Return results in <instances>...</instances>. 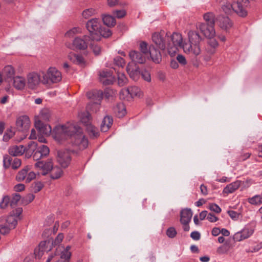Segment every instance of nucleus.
Segmentation results:
<instances>
[{"label":"nucleus","instance_id":"nucleus-54","mask_svg":"<svg viewBox=\"0 0 262 262\" xmlns=\"http://www.w3.org/2000/svg\"><path fill=\"white\" fill-rule=\"evenodd\" d=\"M111 76H112V73L107 70H103L99 72L100 81L102 80V79L107 78Z\"/></svg>","mask_w":262,"mask_h":262},{"label":"nucleus","instance_id":"nucleus-32","mask_svg":"<svg viewBox=\"0 0 262 262\" xmlns=\"http://www.w3.org/2000/svg\"><path fill=\"white\" fill-rule=\"evenodd\" d=\"M68 58L70 60L77 64H82L84 62V58L81 55L70 53Z\"/></svg>","mask_w":262,"mask_h":262},{"label":"nucleus","instance_id":"nucleus-40","mask_svg":"<svg viewBox=\"0 0 262 262\" xmlns=\"http://www.w3.org/2000/svg\"><path fill=\"white\" fill-rule=\"evenodd\" d=\"M37 150L40 152V154L41 155V156L43 158L47 157L50 152V149L49 147L46 145H42L40 146H39L37 149Z\"/></svg>","mask_w":262,"mask_h":262},{"label":"nucleus","instance_id":"nucleus-8","mask_svg":"<svg viewBox=\"0 0 262 262\" xmlns=\"http://www.w3.org/2000/svg\"><path fill=\"white\" fill-rule=\"evenodd\" d=\"M169 38L167 34H164V32H155L152 35V44L159 51H164L166 48V40Z\"/></svg>","mask_w":262,"mask_h":262},{"label":"nucleus","instance_id":"nucleus-23","mask_svg":"<svg viewBox=\"0 0 262 262\" xmlns=\"http://www.w3.org/2000/svg\"><path fill=\"white\" fill-rule=\"evenodd\" d=\"M253 233L252 230L249 229H244L241 232H236L234 236L233 239L236 241H241L244 239L249 237Z\"/></svg>","mask_w":262,"mask_h":262},{"label":"nucleus","instance_id":"nucleus-38","mask_svg":"<svg viewBox=\"0 0 262 262\" xmlns=\"http://www.w3.org/2000/svg\"><path fill=\"white\" fill-rule=\"evenodd\" d=\"M102 21L105 25L108 27H114L116 24V21L115 17H102Z\"/></svg>","mask_w":262,"mask_h":262},{"label":"nucleus","instance_id":"nucleus-57","mask_svg":"<svg viewBox=\"0 0 262 262\" xmlns=\"http://www.w3.org/2000/svg\"><path fill=\"white\" fill-rule=\"evenodd\" d=\"M9 203L10 204L9 196H4L2 201L0 202V208L1 209H5L8 206Z\"/></svg>","mask_w":262,"mask_h":262},{"label":"nucleus","instance_id":"nucleus-10","mask_svg":"<svg viewBox=\"0 0 262 262\" xmlns=\"http://www.w3.org/2000/svg\"><path fill=\"white\" fill-rule=\"evenodd\" d=\"M90 40H92L91 37L89 35L76 37L73 41L72 47L70 48L73 50H84L87 48Z\"/></svg>","mask_w":262,"mask_h":262},{"label":"nucleus","instance_id":"nucleus-14","mask_svg":"<svg viewBox=\"0 0 262 262\" xmlns=\"http://www.w3.org/2000/svg\"><path fill=\"white\" fill-rule=\"evenodd\" d=\"M28 85L32 89H34L40 82H41L42 74H38L37 73H31L28 74Z\"/></svg>","mask_w":262,"mask_h":262},{"label":"nucleus","instance_id":"nucleus-63","mask_svg":"<svg viewBox=\"0 0 262 262\" xmlns=\"http://www.w3.org/2000/svg\"><path fill=\"white\" fill-rule=\"evenodd\" d=\"M209 208L212 211H214L217 213H219L221 212V208L216 204H210L209 205Z\"/></svg>","mask_w":262,"mask_h":262},{"label":"nucleus","instance_id":"nucleus-50","mask_svg":"<svg viewBox=\"0 0 262 262\" xmlns=\"http://www.w3.org/2000/svg\"><path fill=\"white\" fill-rule=\"evenodd\" d=\"M43 187V184L41 182H37L32 185V191L37 193L40 191Z\"/></svg>","mask_w":262,"mask_h":262},{"label":"nucleus","instance_id":"nucleus-42","mask_svg":"<svg viewBox=\"0 0 262 262\" xmlns=\"http://www.w3.org/2000/svg\"><path fill=\"white\" fill-rule=\"evenodd\" d=\"M86 130L91 137L95 138L99 135V132L97 128L92 125H89L88 127H86Z\"/></svg>","mask_w":262,"mask_h":262},{"label":"nucleus","instance_id":"nucleus-53","mask_svg":"<svg viewBox=\"0 0 262 262\" xmlns=\"http://www.w3.org/2000/svg\"><path fill=\"white\" fill-rule=\"evenodd\" d=\"M11 229H13V228H11L7 224L0 225V233L3 235L9 233Z\"/></svg>","mask_w":262,"mask_h":262},{"label":"nucleus","instance_id":"nucleus-20","mask_svg":"<svg viewBox=\"0 0 262 262\" xmlns=\"http://www.w3.org/2000/svg\"><path fill=\"white\" fill-rule=\"evenodd\" d=\"M192 216V212L190 209L186 208L183 209L180 213L181 223H189Z\"/></svg>","mask_w":262,"mask_h":262},{"label":"nucleus","instance_id":"nucleus-5","mask_svg":"<svg viewBox=\"0 0 262 262\" xmlns=\"http://www.w3.org/2000/svg\"><path fill=\"white\" fill-rule=\"evenodd\" d=\"M61 80V74L55 68H50L47 73H42L41 83L50 85L59 82Z\"/></svg>","mask_w":262,"mask_h":262},{"label":"nucleus","instance_id":"nucleus-9","mask_svg":"<svg viewBox=\"0 0 262 262\" xmlns=\"http://www.w3.org/2000/svg\"><path fill=\"white\" fill-rule=\"evenodd\" d=\"M170 39L172 41V43L168 42L167 45V48L169 54L171 52H176L178 50V47H180L182 48L183 45L182 35L178 33H173L171 35Z\"/></svg>","mask_w":262,"mask_h":262},{"label":"nucleus","instance_id":"nucleus-55","mask_svg":"<svg viewBox=\"0 0 262 262\" xmlns=\"http://www.w3.org/2000/svg\"><path fill=\"white\" fill-rule=\"evenodd\" d=\"M166 233L168 237L173 238L176 236L177 232L174 227H171L167 229Z\"/></svg>","mask_w":262,"mask_h":262},{"label":"nucleus","instance_id":"nucleus-19","mask_svg":"<svg viewBox=\"0 0 262 262\" xmlns=\"http://www.w3.org/2000/svg\"><path fill=\"white\" fill-rule=\"evenodd\" d=\"M14 74V70L11 66H7L3 69V76L5 80L9 83L12 81V79L15 77Z\"/></svg>","mask_w":262,"mask_h":262},{"label":"nucleus","instance_id":"nucleus-41","mask_svg":"<svg viewBox=\"0 0 262 262\" xmlns=\"http://www.w3.org/2000/svg\"><path fill=\"white\" fill-rule=\"evenodd\" d=\"M115 95V92L111 89H106L103 92V96H104L105 99L110 100L113 98Z\"/></svg>","mask_w":262,"mask_h":262},{"label":"nucleus","instance_id":"nucleus-15","mask_svg":"<svg viewBox=\"0 0 262 262\" xmlns=\"http://www.w3.org/2000/svg\"><path fill=\"white\" fill-rule=\"evenodd\" d=\"M35 126L40 135L49 136L52 132L51 126L43 123L41 120L36 121Z\"/></svg>","mask_w":262,"mask_h":262},{"label":"nucleus","instance_id":"nucleus-7","mask_svg":"<svg viewBox=\"0 0 262 262\" xmlns=\"http://www.w3.org/2000/svg\"><path fill=\"white\" fill-rule=\"evenodd\" d=\"M101 20L99 18L95 17L89 20L86 25V27L90 32V36L92 41H99L100 37L98 34V31L101 29Z\"/></svg>","mask_w":262,"mask_h":262},{"label":"nucleus","instance_id":"nucleus-44","mask_svg":"<svg viewBox=\"0 0 262 262\" xmlns=\"http://www.w3.org/2000/svg\"><path fill=\"white\" fill-rule=\"evenodd\" d=\"M128 90L130 93V97L133 98L135 96H140V90L136 86L128 87Z\"/></svg>","mask_w":262,"mask_h":262},{"label":"nucleus","instance_id":"nucleus-16","mask_svg":"<svg viewBox=\"0 0 262 262\" xmlns=\"http://www.w3.org/2000/svg\"><path fill=\"white\" fill-rule=\"evenodd\" d=\"M86 96L93 101L92 103H101L103 98V92L101 90H94L88 92Z\"/></svg>","mask_w":262,"mask_h":262},{"label":"nucleus","instance_id":"nucleus-36","mask_svg":"<svg viewBox=\"0 0 262 262\" xmlns=\"http://www.w3.org/2000/svg\"><path fill=\"white\" fill-rule=\"evenodd\" d=\"M98 33L100 37L101 36L104 38L109 37L112 34V31L110 29L102 28V27H101V29H99Z\"/></svg>","mask_w":262,"mask_h":262},{"label":"nucleus","instance_id":"nucleus-12","mask_svg":"<svg viewBox=\"0 0 262 262\" xmlns=\"http://www.w3.org/2000/svg\"><path fill=\"white\" fill-rule=\"evenodd\" d=\"M16 125L18 130L26 132H27L30 126V121L26 116H23L19 117L16 122Z\"/></svg>","mask_w":262,"mask_h":262},{"label":"nucleus","instance_id":"nucleus-17","mask_svg":"<svg viewBox=\"0 0 262 262\" xmlns=\"http://www.w3.org/2000/svg\"><path fill=\"white\" fill-rule=\"evenodd\" d=\"M35 166L42 170V174L45 176L49 171H51L53 167V164L51 160H47L46 162L38 161L35 164Z\"/></svg>","mask_w":262,"mask_h":262},{"label":"nucleus","instance_id":"nucleus-2","mask_svg":"<svg viewBox=\"0 0 262 262\" xmlns=\"http://www.w3.org/2000/svg\"><path fill=\"white\" fill-rule=\"evenodd\" d=\"M189 41L182 45L184 52L188 54L196 57L201 52L200 43L202 40L199 34L194 31L188 33Z\"/></svg>","mask_w":262,"mask_h":262},{"label":"nucleus","instance_id":"nucleus-64","mask_svg":"<svg viewBox=\"0 0 262 262\" xmlns=\"http://www.w3.org/2000/svg\"><path fill=\"white\" fill-rule=\"evenodd\" d=\"M21 165V160L18 158H14L12 163V167L14 169H17Z\"/></svg>","mask_w":262,"mask_h":262},{"label":"nucleus","instance_id":"nucleus-22","mask_svg":"<svg viewBox=\"0 0 262 262\" xmlns=\"http://www.w3.org/2000/svg\"><path fill=\"white\" fill-rule=\"evenodd\" d=\"M208 47L206 48V51L209 54H213L216 52V49L219 46V43L217 40L213 37L208 38Z\"/></svg>","mask_w":262,"mask_h":262},{"label":"nucleus","instance_id":"nucleus-52","mask_svg":"<svg viewBox=\"0 0 262 262\" xmlns=\"http://www.w3.org/2000/svg\"><path fill=\"white\" fill-rule=\"evenodd\" d=\"M21 199L20 194L15 193L13 195L11 200H10V206L11 207H14L17 204L18 202Z\"/></svg>","mask_w":262,"mask_h":262},{"label":"nucleus","instance_id":"nucleus-6","mask_svg":"<svg viewBox=\"0 0 262 262\" xmlns=\"http://www.w3.org/2000/svg\"><path fill=\"white\" fill-rule=\"evenodd\" d=\"M206 24L199 23L197 24L198 27L205 37L209 38L213 37L215 34L214 28L215 17H205Z\"/></svg>","mask_w":262,"mask_h":262},{"label":"nucleus","instance_id":"nucleus-37","mask_svg":"<svg viewBox=\"0 0 262 262\" xmlns=\"http://www.w3.org/2000/svg\"><path fill=\"white\" fill-rule=\"evenodd\" d=\"M51 117L50 111L47 108L42 110L40 113V118L42 120L48 121Z\"/></svg>","mask_w":262,"mask_h":262},{"label":"nucleus","instance_id":"nucleus-58","mask_svg":"<svg viewBox=\"0 0 262 262\" xmlns=\"http://www.w3.org/2000/svg\"><path fill=\"white\" fill-rule=\"evenodd\" d=\"M96 10L93 8H90L84 10L82 12V16H92V15H96Z\"/></svg>","mask_w":262,"mask_h":262},{"label":"nucleus","instance_id":"nucleus-34","mask_svg":"<svg viewBox=\"0 0 262 262\" xmlns=\"http://www.w3.org/2000/svg\"><path fill=\"white\" fill-rule=\"evenodd\" d=\"M236 8L234 4L231 5L230 3H226L225 5H223L222 9L223 11L227 15H231L232 12H234V8Z\"/></svg>","mask_w":262,"mask_h":262},{"label":"nucleus","instance_id":"nucleus-60","mask_svg":"<svg viewBox=\"0 0 262 262\" xmlns=\"http://www.w3.org/2000/svg\"><path fill=\"white\" fill-rule=\"evenodd\" d=\"M140 75H141L142 78L147 81L150 82L151 81V76L149 72L146 70L143 71L141 73Z\"/></svg>","mask_w":262,"mask_h":262},{"label":"nucleus","instance_id":"nucleus-30","mask_svg":"<svg viewBox=\"0 0 262 262\" xmlns=\"http://www.w3.org/2000/svg\"><path fill=\"white\" fill-rule=\"evenodd\" d=\"M29 148L31 149V150H33L34 154L33 155V158L35 161H38L41 158H43L40 154L39 151H38L37 149L36 150L37 143L35 142H31L30 144H29Z\"/></svg>","mask_w":262,"mask_h":262},{"label":"nucleus","instance_id":"nucleus-13","mask_svg":"<svg viewBox=\"0 0 262 262\" xmlns=\"http://www.w3.org/2000/svg\"><path fill=\"white\" fill-rule=\"evenodd\" d=\"M126 71L130 78L134 81L138 80L140 76V71L139 68L135 63L129 62L126 67Z\"/></svg>","mask_w":262,"mask_h":262},{"label":"nucleus","instance_id":"nucleus-24","mask_svg":"<svg viewBox=\"0 0 262 262\" xmlns=\"http://www.w3.org/2000/svg\"><path fill=\"white\" fill-rule=\"evenodd\" d=\"M8 151L11 156L16 157L22 155L25 152V148L23 145H15L9 147Z\"/></svg>","mask_w":262,"mask_h":262},{"label":"nucleus","instance_id":"nucleus-28","mask_svg":"<svg viewBox=\"0 0 262 262\" xmlns=\"http://www.w3.org/2000/svg\"><path fill=\"white\" fill-rule=\"evenodd\" d=\"M114 111L119 118L123 117L126 114L125 107L123 103H118L114 107Z\"/></svg>","mask_w":262,"mask_h":262},{"label":"nucleus","instance_id":"nucleus-61","mask_svg":"<svg viewBox=\"0 0 262 262\" xmlns=\"http://www.w3.org/2000/svg\"><path fill=\"white\" fill-rule=\"evenodd\" d=\"M114 81L115 78L113 76L107 78L102 79V80H100L101 82L105 85L112 84L114 83Z\"/></svg>","mask_w":262,"mask_h":262},{"label":"nucleus","instance_id":"nucleus-62","mask_svg":"<svg viewBox=\"0 0 262 262\" xmlns=\"http://www.w3.org/2000/svg\"><path fill=\"white\" fill-rule=\"evenodd\" d=\"M228 214L230 216V217L233 220L236 221L238 220L240 213L233 211V210H229L227 212Z\"/></svg>","mask_w":262,"mask_h":262},{"label":"nucleus","instance_id":"nucleus-43","mask_svg":"<svg viewBox=\"0 0 262 262\" xmlns=\"http://www.w3.org/2000/svg\"><path fill=\"white\" fill-rule=\"evenodd\" d=\"M127 82V78L124 73L118 74V84L120 86H123Z\"/></svg>","mask_w":262,"mask_h":262},{"label":"nucleus","instance_id":"nucleus-48","mask_svg":"<svg viewBox=\"0 0 262 262\" xmlns=\"http://www.w3.org/2000/svg\"><path fill=\"white\" fill-rule=\"evenodd\" d=\"M101 103H90L86 107L87 111H90L91 112L97 113L100 109V106Z\"/></svg>","mask_w":262,"mask_h":262},{"label":"nucleus","instance_id":"nucleus-35","mask_svg":"<svg viewBox=\"0 0 262 262\" xmlns=\"http://www.w3.org/2000/svg\"><path fill=\"white\" fill-rule=\"evenodd\" d=\"M6 224H7L11 228L14 229L17 224V220L16 217L10 213L6 220Z\"/></svg>","mask_w":262,"mask_h":262},{"label":"nucleus","instance_id":"nucleus-51","mask_svg":"<svg viewBox=\"0 0 262 262\" xmlns=\"http://www.w3.org/2000/svg\"><path fill=\"white\" fill-rule=\"evenodd\" d=\"M119 94L120 98L122 99L128 100V98H130L128 88L122 89L120 92Z\"/></svg>","mask_w":262,"mask_h":262},{"label":"nucleus","instance_id":"nucleus-25","mask_svg":"<svg viewBox=\"0 0 262 262\" xmlns=\"http://www.w3.org/2000/svg\"><path fill=\"white\" fill-rule=\"evenodd\" d=\"M113 122V118L110 116H106L104 117L101 124V130L103 132H107L111 127Z\"/></svg>","mask_w":262,"mask_h":262},{"label":"nucleus","instance_id":"nucleus-56","mask_svg":"<svg viewBox=\"0 0 262 262\" xmlns=\"http://www.w3.org/2000/svg\"><path fill=\"white\" fill-rule=\"evenodd\" d=\"M12 161V158L10 157L8 155H5L4 156L3 159V164L5 168H7L10 167V166L12 164L11 162Z\"/></svg>","mask_w":262,"mask_h":262},{"label":"nucleus","instance_id":"nucleus-47","mask_svg":"<svg viewBox=\"0 0 262 262\" xmlns=\"http://www.w3.org/2000/svg\"><path fill=\"white\" fill-rule=\"evenodd\" d=\"M249 202L253 205H258L262 203V195H256L249 199Z\"/></svg>","mask_w":262,"mask_h":262},{"label":"nucleus","instance_id":"nucleus-4","mask_svg":"<svg viewBox=\"0 0 262 262\" xmlns=\"http://www.w3.org/2000/svg\"><path fill=\"white\" fill-rule=\"evenodd\" d=\"M139 49L141 53L144 55L148 54L152 60L156 63H159L162 60L161 52L157 50L154 45H150L148 47V44L145 41H141L140 43Z\"/></svg>","mask_w":262,"mask_h":262},{"label":"nucleus","instance_id":"nucleus-46","mask_svg":"<svg viewBox=\"0 0 262 262\" xmlns=\"http://www.w3.org/2000/svg\"><path fill=\"white\" fill-rule=\"evenodd\" d=\"M15 134L14 129L12 128L7 129L3 136V140L5 142L8 141L9 139L13 137Z\"/></svg>","mask_w":262,"mask_h":262},{"label":"nucleus","instance_id":"nucleus-26","mask_svg":"<svg viewBox=\"0 0 262 262\" xmlns=\"http://www.w3.org/2000/svg\"><path fill=\"white\" fill-rule=\"evenodd\" d=\"M10 82L12 83L13 86L18 90L23 89L26 84L25 78L20 76L15 77Z\"/></svg>","mask_w":262,"mask_h":262},{"label":"nucleus","instance_id":"nucleus-39","mask_svg":"<svg viewBox=\"0 0 262 262\" xmlns=\"http://www.w3.org/2000/svg\"><path fill=\"white\" fill-rule=\"evenodd\" d=\"M50 247V241H41L38 245V248H39V249L40 250L43 251L44 252H48L50 251L51 250Z\"/></svg>","mask_w":262,"mask_h":262},{"label":"nucleus","instance_id":"nucleus-18","mask_svg":"<svg viewBox=\"0 0 262 262\" xmlns=\"http://www.w3.org/2000/svg\"><path fill=\"white\" fill-rule=\"evenodd\" d=\"M129 56L132 59V62L134 63H143L146 61V58L145 55L141 52L139 51L133 50L131 51L129 53Z\"/></svg>","mask_w":262,"mask_h":262},{"label":"nucleus","instance_id":"nucleus-59","mask_svg":"<svg viewBox=\"0 0 262 262\" xmlns=\"http://www.w3.org/2000/svg\"><path fill=\"white\" fill-rule=\"evenodd\" d=\"M114 63L118 67H123L125 65V60L120 56H117L114 59Z\"/></svg>","mask_w":262,"mask_h":262},{"label":"nucleus","instance_id":"nucleus-33","mask_svg":"<svg viewBox=\"0 0 262 262\" xmlns=\"http://www.w3.org/2000/svg\"><path fill=\"white\" fill-rule=\"evenodd\" d=\"M29 168L26 166L25 168L19 171L16 176V179L18 182H21L24 180L26 181L27 174Z\"/></svg>","mask_w":262,"mask_h":262},{"label":"nucleus","instance_id":"nucleus-49","mask_svg":"<svg viewBox=\"0 0 262 262\" xmlns=\"http://www.w3.org/2000/svg\"><path fill=\"white\" fill-rule=\"evenodd\" d=\"M90 48L93 50V53L96 56L99 55L101 53V47L96 43H91Z\"/></svg>","mask_w":262,"mask_h":262},{"label":"nucleus","instance_id":"nucleus-1","mask_svg":"<svg viewBox=\"0 0 262 262\" xmlns=\"http://www.w3.org/2000/svg\"><path fill=\"white\" fill-rule=\"evenodd\" d=\"M53 136L58 142L71 138L72 145L77 146L80 150L85 149L88 140L82 134V129L77 125L67 124L56 126L53 129Z\"/></svg>","mask_w":262,"mask_h":262},{"label":"nucleus","instance_id":"nucleus-31","mask_svg":"<svg viewBox=\"0 0 262 262\" xmlns=\"http://www.w3.org/2000/svg\"><path fill=\"white\" fill-rule=\"evenodd\" d=\"M63 171L58 166L53 167L50 171V177L52 179H58L62 176Z\"/></svg>","mask_w":262,"mask_h":262},{"label":"nucleus","instance_id":"nucleus-3","mask_svg":"<svg viewBox=\"0 0 262 262\" xmlns=\"http://www.w3.org/2000/svg\"><path fill=\"white\" fill-rule=\"evenodd\" d=\"M75 149H60L57 151L56 155V161L64 168L68 167L71 161V154H77L79 150L77 146Z\"/></svg>","mask_w":262,"mask_h":262},{"label":"nucleus","instance_id":"nucleus-27","mask_svg":"<svg viewBox=\"0 0 262 262\" xmlns=\"http://www.w3.org/2000/svg\"><path fill=\"white\" fill-rule=\"evenodd\" d=\"M242 182L241 181H236L226 186L223 190V192L225 193H230L233 192L237 189L241 185Z\"/></svg>","mask_w":262,"mask_h":262},{"label":"nucleus","instance_id":"nucleus-29","mask_svg":"<svg viewBox=\"0 0 262 262\" xmlns=\"http://www.w3.org/2000/svg\"><path fill=\"white\" fill-rule=\"evenodd\" d=\"M81 121L83 123L86 127L89 125H91V115L90 113L86 111L85 112L81 113L80 116Z\"/></svg>","mask_w":262,"mask_h":262},{"label":"nucleus","instance_id":"nucleus-21","mask_svg":"<svg viewBox=\"0 0 262 262\" xmlns=\"http://www.w3.org/2000/svg\"><path fill=\"white\" fill-rule=\"evenodd\" d=\"M217 21L219 27L225 30L231 28L233 25V23L229 17H219Z\"/></svg>","mask_w":262,"mask_h":262},{"label":"nucleus","instance_id":"nucleus-45","mask_svg":"<svg viewBox=\"0 0 262 262\" xmlns=\"http://www.w3.org/2000/svg\"><path fill=\"white\" fill-rule=\"evenodd\" d=\"M35 198V195L29 193L21 199V204L26 205L31 203Z\"/></svg>","mask_w":262,"mask_h":262},{"label":"nucleus","instance_id":"nucleus-11","mask_svg":"<svg viewBox=\"0 0 262 262\" xmlns=\"http://www.w3.org/2000/svg\"><path fill=\"white\" fill-rule=\"evenodd\" d=\"M234 5L236 8L234 10L237 15L239 16H246L248 15L246 7L249 5V0H237Z\"/></svg>","mask_w":262,"mask_h":262}]
</instances>
